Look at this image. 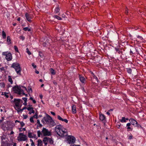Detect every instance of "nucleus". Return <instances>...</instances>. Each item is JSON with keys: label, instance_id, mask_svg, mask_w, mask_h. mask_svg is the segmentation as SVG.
<instances>
[{"label": "nucleus", "instance_id": "f257e3e1", "mask_svg": "<svg viewBox=\"0 0 146 146\" xmlns=\"http://www.w3.org/2000/svg\"><path fill=\"white\" fill-rule=\"evenodd\" d=\"M55 131L57 134L60 136L64 137L67 135V130L60 124L55 127Z\"/></svg>", "mask_w": 146, "mask_h": 146}, {"label": "nucleus", "instance_id": "f03ea898", "mask_svg": "<svg viewBox=\"0 0 146 146\" xmlns=\"http://www.w3.org/2000/svg\"><path fill=\"white\" fill-rule=\"evenodd\" d=\"M11 67L15 69L17 73L19 75L21 76V69L20 64L19 63L17 62L14 63L12 64Z\"/></svg>", "mask_w": 146, "mask_h": 146}, {"label": "nucleus", "instance_id": "7ed1b4c3", "mask_svg": "<svg viewBox=\"0 0 146 146\" xmlns=\"http://www.w3.org/2000/svg\"><path fill=\"white\" fill-rule=\"evenodd\" d=\"M13 90L15 92V93L19 95L22 94L25 95L26 97L28 96V94L25 93L23 90L21 89V88L20 87H18V86H15L13 88Z\"/></svg>", "mask_w": 146, "mask_h": 146}, {"label": "nucleus", "instance_id": "20e7f679", "mask_svg": "<svg viewBox=\"0 0 146 146\" xmlns=\"http://www.w3.org/2000/svg\"><path fill=\"white\" fill-rule=\"evenodd\" d=\"M17 140L19 141H25L28 139L27 136L25 135L23 133H20L19 134V136L17 137Z\"/></svg>", "mask_w": 146, "mask_h": 146}, {"label": "nucleus", "instance_id": "39448f33", "mask_svg": "<svg viewBox=\"0 0 146 146\" xmlns=\"http://www.w3.org/2000/svg\"><path fill=\"white\" fill-rule=\"evenodd\" d=\"M52 118L49 115H47L46 117H44L42 119L41 121L44 124H48L50 120H51Z\"/></svg>", "mask_w": 146, "mask_h": 146}, {"label": "nucleus", "instance_id": "423d86ee", "mask_svg": "<svg viewBox=\"0 0 146 146\" xmlns=\"http://www.w3.org/2000/svg\"><path fill=\"white\" fill-rule=\"evenodd\" d=\"M41 132L43 136H49L51 135V132L44 127L43 128Z\"/></svg>", "mask_w": 146, "mask_h": 146}, {"label": "nucleus", "instance_id": "0eeeda50", "mask_svg": "<svg viewBox=\"0 0 146 146\" xmlns=\"http://www.w3.org/2000/svg\"><path fill=\"white\" fill-rule=\"evenodd\" d=\"M76 141L75 137L72 136H68L67 139L68 143L69 144H74Z\"/></svg>", "mask_w": 146, "mask_h": 146}, {"label": "nucleus", "instance_id": "6e6552de", "mask_svg": "<svg viewBox=\"0 0 146 146\" xmlns=\"http://www.w3.org/2000/svg\"><path fill=\"white\" fill-rule=\"evenodd\" d=\"M99 114L100 120L104 123V125H105L107 122L106 118L104 114L102 113H100Z\"/></svg>", "mask_w": 146, "mask_h": 146}, {"label": "nucleus", "instance_id": "1a4fd4ad", "mask_svg": "<svg viewBox=\"0 0 146 146\" xmlns=\"http://www.w3.org/2000/svg\"><path fill=\"white\" fill-rule=\"evenodd\" d=\"M129 121L131 123H131L135 126L139 127V126H141V125L138 123L133 118H130L129 119Z\"/></svg>", "mask_w": 146, "mask_h": 146}, {"label": "nucleus", "instance_id": "9d476101", "mask_svg": "<svg viewBox=\"0 0 146 146\" xmlns=\"http://www.w3.org/2000/svg\"><path fill=\"white\" fill-rule=\"evenodd\" d=\"M25 17L27 20L30 23L32 22L31 19L33 18V16L32 14H29L28 13H26L25 14Z\"/></svg>", "mask_w": 146, "mask_h": 146}, {"label": "nucleus", "instance_id": "9b49d317", "mask_svg": "<svg viewBox=\"0 0 146 146\" xmlns=\"http://www.w3.org/2000/svg\"><path fill=\"white\" fill-rule=\"evenodd\" d=\"M21 101L22 102H23L22 100L20 99H17L16 98L14 99V102L15 103V106L16 107H21V106H20L19 105V103Z\"/></svg>", "mask_w": 146, "mask_h": 146}, {"label": "nucleus", "instance_id": "f8f14e48", "mask_svg": "<svg viewBox=\"0 0 146 146\" xmlns=\"http://www.w3.org/2000/svg\"><path fill=\"white\" fill-rule=\"evenodd\" d=\"M5 58L8 61L11 60L12 59V55L11 53L10 52L7 53L6 55Z\"/></svg>", "mask_w": 146, "mask_h": 146}, {"label": "nucleus", "instance_id": "ddd939ff", "mask_svg": "<svg viewBox=\"0 0 146 146\" xmlns=\"http://www.w3.org/2000/svg\"><path fill=\"white\" fill-rule=\"evenodd\" d=\"M28 137L30 138H36V134L31 132L30 131H28Z\"/></svg>", "mask_w": 146, "mask_h": 146}, {"label": "nucleus", "instance_id": "4468645a", "mask_svg": "<svg viewBox=\"0 0 146 146\" xmlns=\"http://www.w3.org/2000/svg\"><path fill=\"white\" fill-rule=\"evenodd\" d=\"M79 77L80 82L82 83H85L86 80L84 77L81 75H79Z\"/></svg>", "mask_w": 146, "mask_h": 146}, {"label": "nucleus", "instance_id": "2eb2a0df", "mask_svg": "<svg viewBox=\"0 0 146 146\" xmlns=\"http://www.w3.org/2000/svg\"><path fill=\"white\" fill-rule=\"evenodd\" d=\"M1 146H9L8 141L6 140L1 141Z\"/></svg>", "mask_w": 146, "mask_h": 146}, {"label": "nucleus", "instance_id": "dca6fc26", "mask_svg": "<svg viewBox=\"0 0 146 146\" xmlns=\"http://www.w3.org/2000/svg\"><path fill=\"white\" fill-rule=\"evenodd\" d=\"M48 139L49 137H45L43 138L42 141L45 146H46L48 144Z\"/></svg>", "mask_w": 146, "mask_h": 146}, {"label": "nucleus", "instance_id": "f3484780", "mask_svg": "<svg viewBox=\"0 0 146 146\" xmlns=\"http://www.w3.org/2000/svg\"><path fill=\"white\" fill-rule=\"evenodd\" d=\"M57 119L60 120L61 121H64L66 123H67L68 122V121L66 119H64L62 118L59 115H58L57 116Z\"/></svg>", "mask_w": 146, "mask_h": 146}, {"label": "nucleus", "instance_id": "a211bd4d", "mask_svg": "<svg viewBox=\"0 0 146 146\" xmlns=\"http://www.w3.org/2000/svg\"><path fill=\"white\" fill-rule=\"evenodd\" d=\"M131 125V124L130 123H128L126 124L127 129V131H132L133 128L130 127Z\"/></svg>", "mask_w": 146, "mask_h": 146}, {"label": "nucleus", "instance_id": "6ab92c4d", "mask_svg": "<svg viewBox=\"0 0 146 146\" xmlns=\"http://www.w3.org/2000/svg\"><path fill=\"white\" fill-rule=\"evenodd\" d=\"M115 49L116 51L119 54H123V52L122 51V49H119L118 48H115Z\"/></svg>", "mask_w": 146, "mask_h": 146}, {"label": "nucleus", "instance_id": "aec40b11", "mask_svg": "<svg viewBox=\"0 0 146 146\" xmlns=\"http://www.w3.org/2000/svg\"><path fill=\"white\" fill-rule=\"evenodd\" d=\"M48 124L50 126L53 127L55 125V123L52 118L51 120L49 122Z\"/></svg>", "mask_w": 146, "mask_h": 146}, {"label": "nucleus", "instance_id": "412c9836", "mask_svg": "<svg viewBox=\"0 0 146 146\" xmlns=\"http://www.w3.org/2000/svg\"><path fill=\"white\" fill-rule=\"evenodd\" d=\"M72 110L73 113L75 114L76 112V106L74 105H73L72 106Z\"/></svg>", "mask_w": 146, "mask_h": 146}, {"label": "nucleus", "instance_id": "4be33fe9", "mask_svg": "<svg viewBox=\"0 0 146 146\" xmlns=\"http://www.w3.org/2000/svg\"><path fill=\"white\" fill-rule=\"evenodd\" d=\"M37 146H42V141L40 139H38L37 141Z\"/></svg>", "mask_w": 146, "mask_h": 146}, {"label": "nucleus", "instance_id": "5701e85b", "mask_svg": "<svg viewBox=\"0 0 146 146\" xmlns=\"http://www.w3.org/2000/svg\"><path fill=\"white\" fill-rule=\"evenodd\" d=\"M7 41L8 45L10 44H11V40L9 36H7Z\"/></svg>", "mask_w": 146, "mask_h": 146}, {"label": "nucleus", "instance_id": "b1692460", "mask_svg": "<svg viewBox=\"0 0 146 146\" xmlns=\"http://www.w3.org/2000/svg\"><path fill=\"white\" fill-rule=\"evenodd\" d=\"M60 9L59 7V5H58L57 7L56 8L55 10V12L56 13H57L59 12Z\"/></svg>", "mask_w": 146, "mask_h": 146}, {"label": "nucleus", "instance_id": "393cba45", "mask_svg": "<svg viewBox=\"0 0 146 146\" xmlns=\"http://www.w3.org/2000/svg\"><path fill=\"white\" fill-rule=\"evenodd\" d=\"M8 81L10 82L11 84L13 83V81L12 79L11 76H8Z\"/></svg>", "mask_w": 146, "mask_h": 146}, {"label": "nucleus", "instance_id": "a878e982", "mask_svg": "<svg viewBox=\"0 0 146 146\" xmlns=\"http://www.w3.org/2000/svg\"><path fill=\"white\" fill-rule=\"evenodd\" d=\"M50 71L51 74L52 75H55V72L54 70L52 68H50Z\"/></svg>", "mask_w": 146, "mask_h": 146}, {"label": "nucleus", "instance_id": "bb28decb", "mask_svg": "<svg viewBox=\"0 0 146 146\" xmlns=\"http://www.w3.org/2000/svg\"><path fill=\"white\" fill-rule=\"evenodd\" d=\"M37 123L38 124V125L37 126V127H41L42 126V125L40 123V120L39 119H37Z\"/></svg>", "mask_w": 146, "mask_h": 146}, {"label": "nucleus", "instance_id": "cd10ccee", "mask_svg": "<svg viewBox=\"0 0 146 146\" xmlns=\"http://www.w3.org/2000/svg\"><path fill=\"white\" fill-rule=\"evenodd\" d=\"M6 136L4 135H3L1 137V142L4 141L6 140Z\"/></svg>", "mask_w": 146, "mask_h": 146}, {"label": "nucleus", "instance_id": "c85d7f7f", "mask_svg": "<svg viewBox=\"0 0 146 146\" xmlns=\"http://www.w3.org/2000/svg\"><path fill=\"white\" fill-rule=\"evenodd\" d=\"M54 18L56 19L59 20H60L62 19V18L57 15H54L53 16Z\"/></svg>", "mask_w": 146, "mask_h": 146}, {"label": "nucleus", "instance_id": "c756f323", "mask_svg": "<svg viewBox=\"0 0 146 146\" xmlns=\"http://www.w3.org/2000/svg\"><path fill=\"white\" fill-rule=\"evenodd\" d=\"M9 146H11L13 144V146H17V143H14L13 141H12V142L9 143Z\"/></svg>", "mask_w": 146, "mask_h": 146}, {"label": "nucleus", "instance_id": "7c9ffc66", "mask_svg": "<svg viewBox=\"0 0 146 146\" xmlns=\"http://www.w3.org/2000/svg\"><path fill=\"white\" fill-rule=\"evenodd\" d=\"M23 29L25 31H31V29L28 28V27L23 28Z\"/></svg>", "mask_w": 146, "mask_h": 146}, {"label": "nucleus", "instance_id": "2f4dec72", "mask_svg": "<svg viewBox=\"0 0 146 146\" xmlns=\"http://www.w3.org/2000/svg\"><path fill=\"white\" fill-rule=\"evenodd\" d=\"M37 132L38 136V137H40L41 136V135L42 136V135H43L42 134V133L40 131V130L38 131H37Z\"/></svg>", "mask_w": 146, "mask_h": 146}, {"label": "nucleus", "instance_id": "473e14b6", "mask_svg": "<svg viewBox=\"0 0 146 146\" xmlns=\"http://www.w3.org/2000/svg\"><path fill=\"white\" fill-rule=\"evenodd\" d=\"M2 34L3 38V39H5L6 38V34L5 32L3 31L2 32Z\"/></svg>", "mask_w": 146, "mask_h": 146}, {"label": "nucleus", "instance_id": "72a5a7b5", "mask_svg": "<svg viewBox=\"0 0 146 146\" xmlns=\"http://www.w3.org/2000/svg\"><path fill=\"white\" fill-rule=\"evenodd\" d=\"M49 141V143L50 144L52 145L53 143V141L51 138H50L49 137L48 139V141Z\"/></svg>", "mask_w": 146, "mask_h": 146}, {"label": "nucleus", "instance_id": "f704fd0d", "mask_svg": "<svg viewBox=\"0 0 146 146\" xmlns=\"http://www.w3.org/2000/svg\"><path fill=\"white\" fill-rule=\"evenodd\" d=\"M0 86L3 88H4L5 86V84L3 82H0Z\"/></svg>", "mask_w": 146, "mask_h": 146}, {"label": "nucleus", "instance_id": "c9c22d12", "mask_svg": "<svg viewBox=\"0 0 146 146\" xmlns=\"http://www.w3.org/2000/svg\"><path fill=\"white\" fill-rule=\"evenodd\" d=\"M127 72L129 74H131L132 72V69L130 68H127Z\"/></svg>", "mask_w": 146, "mask_h": 146}, {"label": "nucleus", "instance_id": "e433bc0d", "mask_svg": "<svg viewBox=\"0 0 146 146\" xmlns=\"http://www.w3.org/2000/svg\"><path fill=\"white\" fill-rule=\"evenodd\" d=\"M120 121L121 123L126 122V121H125V118L124 117H122V119H121Z\"/></svg>", "mask_w": 146, "mask_h": 146}, {"label": "nucleus", "instance_id": "4c0bfd02", "mask_svg": "<svg viewBox=\"0 0 146 146\" xmlns=\"http://www.w3.org/2000/svg\"><path fill=\"white\" fill-rule=\"evenodd\" d=\"M28 90L29 92L31 93H32V89L31 86H29L28 87Z\"/></svg>", "mask_w": 146, "mask_h": 146}, {"label": "nucleus", "instance_id": "58836bf2", "mask_svg": "<svg viewBox=\"0 0 146 146\" xmlns=\"http://www.w3.org/2000/svg\"><path fill=\"white\" fill-rule=\"evenodd\" d=\"M39 56L41 58H42L44 56L43 54L41 51H39Z\"/></svg>", "mask_w": 146, "mask_h": 146}, {"label": "nucleus", "instance_id": "ea45409f", "mask_svg": "<svg viewBox=\"0 0 146 146\" xmlns=\"http://www.w3.org/2000/svg\"><path fill=\"white\" fill-rule=\"evenodd\" d=\"M92 76H93V78L95 79L98 82V78L94 74H93V75H92Z\"/></svg>", "mask_w": 146, "mask_h": 146}, {"label": "nucleus", "instance_id": "a19ab883", "mask_svg": "<svg viewBox=\"0 0 146 146\" xmlns=\"http://www.w3.org/2000/svg\"><path fill=\"white\" fill-rule=\"evenodd\" d=\"M38 113L37 112H36L35 113V114L33 117L34 118H35L36 119H38Z\"/></svg>", "mask_w": 146, "mask_h": 146}, {"label": "nucleus", "instance_id": "79ce46f5", "mask_svg": "<svg viewBox=\"0 0 146 146\" xmlns=\"http://www.w3.org/2000/svg\"><path fill=\"white\" fill-rule=\"evenodd\" d=\"M19 130L20 132H22L23 131H25L26 129L25 128H22L21 127L19 128Z\"/></svg>", "mask_w": 146, "mask_h": 146}, {"label": "nucleus", "instance_id": "37998d69", "mask_svg": "<svg viewBox=\"0 0 146 146\" xmlns=\"http://www.w3.org/2000/svg\"><path fill=\"white\" fill-rule=\"evenodd\" d=\"M20 123L21 126L22 127H23L25 125V123L23 121H21Z\"/></svg>", "mask_w": 146, "mask_h": 146}, {"label": "nucleus", "instance_id": "c03bdc74", "mask_svg": "<svg viewBox=\"0 0 146 146\" xmlns=\"http://www.w3.org/2000/svg\"><path fill=\"white\" fill-rule=\"evenodd\" d=\"M14 48L16 52H19L18 48L17 46H14Z\"/></svg>", "mask_w": 146, "mask_h": 146}, {"label": "nucleus", "instance_id": "a18cd8bd", "mask_svg": "<svg viewBox=\"0 0 146 146\" xmlns=\"http://www.w3.org/2000/svg\"><path fill=\"white\" fill-rule=\"evenodd\" d=\"M27 52L29 55H30L31 54V52L29 50L28 48H27Z\"/></svg>", "mask_w": 146, "mask_h": 146}, {"label": "nucleus", "instance_id": "49530a36", "mask_svg": "<svg viewBox=\"0 0 146 146\" xmlns=\"http://www.w3.org/2000/svg\"><path fill=\"white\" fill-rule=\"evenodd\" d=\"M35 113V111L33 109L31 111H29V114H31L32 113Z\"/></svg>", "mask_w": 146, "mask_h": 146}, {"label": "nucleus", "instance_id": "de8ad7c7", "mask_svg": "<svg viewBox=\"0 0 146 146\" xmlns=\"http://www.w3.org/2000/svg\"><path fill=\"white\" fill-rule=\"evenodd\" d=\"M33 118H34L33 117H32L30 118V120L31 123H33L34 122V121L33 120Z\"/></svg>", "mask_w": 146, "mask_h": 146}, {"label": "nucleus", "instance_id": "09e8293b", "mask_svg": "<svg viewBox=\"0 0 146 146\" xmlns=\"http://www.w3.org/2000/svg\"><path fill=\"white\" fill-rule=\"evenodd\" d=\"M17 109L15 108L17 110V112L18 113L21 112V111H20V110L21 109L20 108L21 107H20V108H19V107H17Z\"/></svg>", "mask_w": 146, "mask_h": 146}, {"label": "nucleus", "instance_id": "8fccbe9b", "mask_svg": "<svg viewBox=\"0 0 146 146\" xmlns=\"http://www.w3.org/2000/svg\"><path fill=\"white\" fill-rule=\"evenodd\" d=\"M27 108L26 106H25L22 109L20 110V111H21V113L24 110L26 109Z\"/></svg>", "mask_w": 146, "mask_h": 146}, {"label": "nucleus", "instance_id": "3c124183", "mask_svg": "<svg viewBox=\"0 0 146 146\" xmlns=\"http://www.w3.org/2000/svg\"><path fill=\"white\" fill-rule=\"evenodd\" d=\"M19 38L22 40H23L25 39V38L23 35H21L19 36Z\"/></svg>", "mask_w": 146, "mask_h": 146}, {"label": "nucleus", "instance_id": "603ef678", "mask_svg": "<svg viewBox=\"0 0 146 146\" xmlns=\"http://www.w3.org/2000/svg\"><path fill=\"white\" fill-rule=\"evenodd\" d=\"M117 123V127L118 128H119L121 125V124L119 122H118Z\"/></svg>", "mask_w": 146, "mask_h": 146}, {"label": "nucleus", "instance_id": "864d4df0", "mask_svg": "<svg viewBox=\"0 0 146 146\" xmlns=\"http://www.w3.org/2000/svg\"><path fill=\"white\" fill-rule=\"evenodd\" d=\"M27 109L28 111H31V110H32L33 109V107H29V108H27Z\"/></svg>", "mask_w": 146, "mask_h": 146}, {"label": "nucleus", "instance_id": "5fc2aeb1", "mask_svg": "<svg viewBox=\"0 0 146 146\" xmlns=\"http://www.w3.org/2000/svg\"><path fill=\"white\" fill-rule=\"evenodd\" d=\"M23 100L25 102H27V98H22Z\"/></svg>", "mask_w": 146, "mask_h": 146}, {"label": "nucleus", "instance_id": "6e6d98bb", "mask_svg": "<svg viewBox=\"0 0 146 146\" xmlns=\"http://www.w3.org/2000/svg\"><path fill=\"white\" fill-rule=\"evenodd\" d=\"M23 119H26L28 117V116L26 115H23Z\"/></svg>", "mask_w": 146, "mask_h": 146}, {"label": "nucleus", "instance_id": "4d7b16f0", "mask_svg": "<svg viewBox=\"0 0 146 146\" xmlns=\"http://www.w3.org/2000/svg\"><path fill=\"white\" fill-rule=\"evenodd\" d=\"M134 28L135 29V30H138V29H139V30H140L141 29L140 28H139V27H138L137 26H135L134 27Z\"/></svg>", "mask_w": 146, "mask_h": 146}, {"label": "nucleus", "instance_id": "13d9d810", "mask_svg": "<svg viewBox=\"0 0 146 146\" xmlns=\"http://www.w3.org/2000/svg\"><path fill=\"white\" fill-rule=\"evenodd\" d=\"M32 66L34 68H36V65H35V64L34 63H32Z\"/></svg>", "mask_w": 146, "mask_h": 146}, {"label": "nucleus", "instance_id": "bf43d9fd", "mask_svg": "<svg viewBox=\"0 0 146 146\" xmlns=\"http://www.w3.org/2000/svg\"><path fill=\"white\" fill-rule=\"evenodd\" d=\"M8 93L6 92H5L4 95L7 98H8L9 97V96L7 95Z\"/></svg>", "mask_w": 146, "mask_h": 146}, {"label": "nucleus", "instance_id": "052dcab7", "mask_svg": "<svg viewBox=\"0 0 146 146\" xmlns=\"http://www.w3.org/2000/svg\"><path fill=\"white\" fill-rule=\"evenodd\" d=\"M137 37L139 38L140 40H142L143 39V38L141 36H140L139 35L138 36H137Z\"/></svg>", "mask_w": 146, "mask_h": 146}, {"label": "nucleus", "instance_id": "680f3d73", "mask_svg": "<svg viewBox=\"0 0 146 146\" xmlns=\"http://www.w3.org/2000/svg\"><path fill=\"white\" fill-rule=\"evenodd\" d=\"M7 52H3L2 53V55L4 56H6V55L7 54Z\"/></svg>", "mask_w": 146, "mask_h": 146}, {"label": "nucleus", "instance_id": "e2e57ef3", "mask_svg": "<svg viewBox=\"0 0 146 146\" xmlns=\"http://www.w3.org/2000/svg\"><path fill=\"white\" fill-rule=\"evenodd\" d=\"M125 13L126 14H127L128 13V9L127 8H126V10L125 11Z\"/></svg>", "mask_w": 146, "mask_h": 146}, {"label": "nucleus", "instance_id": "0e129e2a", "mask_svg": "<svg viewBox=\"0 0 146 146\" xmlns=\"http://www.w3.org/2000/svg\"><path fill=\"white\" fill-rule=\"evenodd\" d=\"M132 137L133 136L132 135H130L128 139H132Z\"/></svg>", "mask_w": 146, "mask_h": 146}, {"label": "nucleus", "instance_id": "69168bd1", "mask_svg": "<svg viewBox=\"0 0 146 146\" xmlns=\"http://www.w3.org/2000/svg\"><path fill=\"white\" fill-rule=\"evenodd\" d=\"M50 113L52 114L54 116H55L56 115L55 113L53 111H51Z\"/></svg>", "mask_w": 146, "mask_h": 146}, {"label": "nucleus", "instance_id": "338daca9", "mask_svg": "<svg viewBox=\"0 0 146 146\" xmlns=\"http://www.w3.org/2000/svg\"><path fill=\"white\" fill-rule=\"evenodd\" d=\"M31 145L32 146H35V143L33 142H32V143H31Z\"/></svg>", "mask_w": 146, "mask_h": 146}, {"label": "nucleus", "instance_id": "774afa93", "mask_svg": "<svg viewBox=\"0 0 146 146\" xmlns=\"http://www.w3.org/2000/svg\"><path fill=\"white\" fill-rule=\"evenodd\" d=\"M70 146H80L79 145H76L75 144L71 145Z\"/></svg>", "mask_w": 146, "mask_h": 146}]
</instances>
